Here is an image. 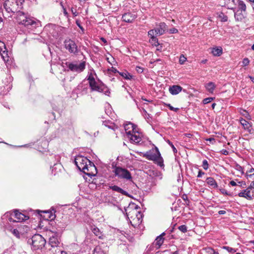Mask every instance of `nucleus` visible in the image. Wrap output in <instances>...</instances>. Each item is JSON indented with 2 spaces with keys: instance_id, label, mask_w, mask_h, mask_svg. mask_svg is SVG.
Returning a JSON list of instances; mask_svg holds the SVG:
<instances>
[{
  "instance_id": "a878e982",
  "label": "nucleus",
  "mask_w": 254,
  "mask_h": 254,
  "mask_svg": "<svg viewBox=\"0 0 254 254\" xmlns=\"http://www.w3.org/2000/svg\"><path fill=\"white\" fill-rule=\"evenodd\" d=\"M211 53L214 56H220L222 54V48L220 47L214 48Z\"/></svg>"
},
{
  "instance_id": "0e129e2a",
  "label": "nucleus",
  "mask_w": 254,
  "mask_h": 254,
  "mask_svg": "<svg viewBox=\"0 0 254 254\" xmlns=\"http://www.w3.org/2000/svg\"><path fill=\"white\" fill-rule=\"evenodd\" d=\"M100 39L105 45L107 44V41L104 38L101 37Z\"/></svg>"
},
{
  "instance_id": "3c124183",
  "label": "nucleus",
  "mask_w": 254,
  "mask_h": 254,
  "mask_svg": "<svg viewBox=\"0 0 254 254\" xmlns=\"http://www.w3.org/2000/svg\"><path fill=\"white\" fill-rule=\"evenodd\" d=\"M71 11L73 15V16L75 17L78 15V13L76 12V9H74L73 7L71 8Z\"/></svg>"
},
{
  "instance_id": "774afa93",
  "label": "nucleus",
  "mask_w": 254,
  "mask_h": 254,
  "mask_svg": "<svg viewBox=\"0 0 254 254\" xmlns=\"http://www.w3.org/2000/svg\"><path fill=\"white\" fill-rule=\"evenodd\" d=\"M59 254H67L66 253V252H65V251H64L62 250L61 248H60V253Z\"/></svg>"
},
{
  "instance_id": "c85d7f7f",
  "label": "nucleus",
  "mask_w": 254,
  "mask_h": 254,
  "mask_svg": "<svg viewBox=\"0 0 254 254\" xmlns=\"http://www.w3.org/2000/svg\"><path fill=\"white\" fill-rule=\"evenodd\" d=\"M149 43L152 46L155 47H157L159 45L158 39L156 37L150 38V39H149Z\"/></svg>"
},
{
  "instance_id": "ddd939ff",
  "label": "nucleus",
  "mask_w": 254,
  "mask_h": 254,
  "mask_svg": "<svg viewBox=\"0 0 254 254\" xmlns=\"http://www.w3.org/2000/svg\"><path fill=\"white\" fill-rule=\"evenodd\" d=\"M139 208V207L137 205L135 204L134 203L130 202V203H129V204H128V206L127 207H126L125 206L124 207V209H125V211L126 212V214L127 216L129 215V213L130 212V211L127 212V211L131 209H134L136 211L135 214H136V218L137 219L138 221H139L140 219H141L142 217V214L141 213V212L140 211H137V210Z\"/></svg>"
},
{
  "instance_id": "412c9836",
  "label": "nucleus",
  "mask_w": 254,
  "mask_h": 254,
  "mask_svg": "<svg viewBox=\"0 0 254 254\" xmlns=\"http://www.w3.org/2000/svg\"><path fill=\"white\" fill-rule=\"evenodd\" d=\"M88 89V85L87 83L82 82L80 83L77 87V90H78L82 94H86Z\"/></svg>"
},
{
  "instance_id": "f3484780",
  "label": "nucleus",
  "mask_w": 254,
  "mask_h": 254,
  "mask_svg": "<svg viewBox=\"0 0 254 254\" xmlns=\"http://www.w3.org/2000/svg\"><path fill=\"white\" fill-rule=\"evenodd\" d=\"M0 54L3 59V60L4 61V62L6 63V65H8L10 64V59L9 57L8 56V51L7 50V49H6V51H4V48L0 47Z\"/></svg>"
},
{
  "instance_id": "338daca9",
  "label": "nucleus",
  "mask_w": 254,
  "mask_h": 254,
  "mask_svg": "<svg viewBox=\"0 0 254 254\" xmlns=\"http://www.w3.org/2000/svg\"><path fill=\"white\" fill-rule=\"evenodd\" d=\"M226 213V211L225 210H220L218 211V214L220 215L225 214Z\"/></svg>"
},
{
  "instance_id": "6e6d98bb",
  "label": "nucleus",
  "mask_w": 254,
  "mask_h": 254,
  "mask_svg": "<svg viewBox=\"0 0 254 254\" xmlns=\"http://www.w3.org/2000/svg\"><path fill=\"white\" fill-rule=\"evenodd\" d=\"M237 170H238L240 172H241L242 174H244V172H243V168L242 166H241L240 165H238L237 166Z\"/></svg>"
},
{
  "instance_id": "5fc2aeb1",
  "label": "nucleus",
  "mask_w": 254,
  "mask_h": 254,
  "mask_svg": "<svg viewBox=\"0 0 254 254\" xmlns=\"http://www.w3.org/2000/svg\"><path fill=\"white\" fill-rule=\"evenodd\" d=\"M76 24L78 26V27L81 29L82 31H83L84 29L83 27L80 25V21L78 20H76Z\"/></svg>"
},
{
  "instance_id": "5701e85b",
  "label": "nucleus",
  "mask_w": 254,
  "mask_h": 254,
  "mask_svg": "<svg viewBox=\"0 0 254 254\" xmlns=\"http://www.w3.org/2000/svg\"><path fill=\"white\" fill-rule=\"evenodd\" d=\"M109 189L114 191H117L118 192H120L123 195H125L126 196H129V194L128 193V192L127 191L123 190L122 188L118 187V186L114 185V186H109Z\"/></svg>"
},
{
  "instance_id": "6e6552de",
  "label": "nucleus",
  "mask_w": 254,
  "mask_h": 254,
  "mask_svg": "<svg viewBox=\"0 0 254 254\" xmlns=\"http://www.w3.org/2000/svg\"><path fill=\"white\" fill-rule=\"evenodd\" d=\"M90 87L92 91H97L100 93H103L105 95L109 96L110 91L109 89L103 82L100 81L93 82L91 83Z\"/></svg>"
},
{
  "instance_id": "603ef678",
  "label": "nucleus",
  "mask_w": 254,
  "mask_h": 254,
  "mask_svg": "<svg viewBox=\"0 0 254 254\" xmlns=\"http://www.w3.org/2000/svg\"><path fill=\"white\" fill-rule=\"evenodd\" d=\"M136 70L138 73H142L143 71V68L140 66H136Z\"/></svg>"
},
{
  "instance_id": "39448f33",
  "label": "nucleus",
  "mask_w": 254,
  "mask_h": 254,
  "mask_svg": "<svg viewBox=\"0 0 254 254\" xmlns=\"http://www.w3.org/2000/svg\"><path fill=\"white\" fill-rule=\"evenodd\" d=\"M144 156L148 160L157 162L158 165L160 166H162L163 165V159L161 157L160 153L158 148L156 146H155L154 149H152V150L146 152L144 154Z\"/></svg>"
},
{
  "instance_id": "6ab92c4d",
  "label": "nucleus",
  "mask_w": 254,
  "mask_h": 254,
  "mask_svg": "<svg viewBox=\"0 0 254 254\" xmlns=\"http://www.w3.org/2000/svg\"><path fill=\"white\" fill-rule=\"evenodd\" d=\"M183 88L178 85H174L169 88V92L173 95L178 94L182 90Z\"/></svg>"
},
{
  "instance_id": "a19ab883",
  "label": "nucleus",
  "mask_w": 254,
  "mask_h": 254,
  "mask_svg": "<svg viewBox=\"0 0 254 254\" xmlns=\"http://www.w3.org/2000/svg\"><path fill=\"white\" fill-rule=\"evenodd\" d=\"M88 80L89 81V86H91V83H93V82L97 81L95 80L94 77L93 76V75L91 74H90L89 75V76L88 77Z\"/></svg>"
},
{
  "instance_id": "f704fd0d",
  "label": "nucleus",
  "mask_w": 254,
  "mask_h": 254,
  "mask_svg": "<svg viewBox=\"0 0 254 254\" xmlns=\"http://www.w3.org/2000/svg\"><path fill=\"white\" fill-rule=\"evenodd\" d=\"M157 34V31L155 29H152L148 32V35L150 38L154 37L155 34Z\"/></svg>"
},
{
  "instance_id": "e2e57ef3",
  "label": "nucleus",
  "mask_w": 254,
  "mask_h": 254,
  "mask_svg": "<svg viewBox=\"0 0 254 254\" xmlns=\"http://www.w3.org/2000/svg\"><path fill=\"white\" fill-rule=\"evenodd\" d=\"M165 105L168 107L170 110L172 111V109H173V107L170 104H166Z\"/></svg>"
},
{
  "instance_id": "4c0bfd02",
  "label": "nucleus",
  "mask_w": 254,
  "mask_h": 254,
  "mask_svg": "<svg viewBox=\"0 0 254 254\" xmlns=\"http://www.w3.org/2000/svg\"><path fill=\"white\" fill-rule=\"evenodd\" d=\"M202 166L205 170H207L209 167L208 161L206 160H203Z\"/></svg>"
},
{
  "instance_id": "13d9d810",
  "label": "nucleus",
  "mask_w": 254,
  "mask_h": 254,
  "mask_svg": "<svg viewBox=\"0 0 254 254\" xmlns=\"http://www.w3.org/2000/svg\"><path fill=\"white\" fill-rule=\"evenodd\" d=\"M63 8V13L64 15V16L67 17L68 15V14L66 10V9L64 7V6L62 4Z\"/></svg>"
},
{
  "instance_id": "c03bdc74",
  "label": "nucleus",
  "mask_w": 254,
  "mask_h": 254,
  "mask_svg": "<svg viewBox=\"0 0 254 254\" xmlns=\"http://www.w3.org/2000/svg\"><path fill=\"white\" fill-rule=\"evenodd\" d=\"M250 63V61L248 58H245L243 59L242 61V64L243 66H247Z\"/></svg>"
},
{
  "instance_id": "79ce46f5",
  "label": "nucleus",
  "mask_w": 254,
  "mask_h": 254,
  "mask_svg": "<svg viewBox=\"0 0 254 254\" xmlns=\"http://www.w3.org/2000/svg\"><path fill=\"white\" fill-rule=\"evenodd\" d=\"M178 229L183 233H185L187 231V227L185 225L180 226Z\"/></svg>"
},
{
  "instance_id": "680f3d73",
  "label": "nucleus",
  "mask_w": 254,
  "mask_h": 254,
  "mask_svg": "<svg viewBox=\"0 0 254 254\" xmlns=\"http://www.w3.org/2000/svg\"><path fill=\"white\" fill-rule=\"evenodd\" d=\"M183 135H185V136H186L187 137H188V138H190L192 136V135L190 133H185Z\"/></svg>"
},
{
  "instance_id": "f257e3e1",
  "label": "nucleus",
  "mask_w": 254,
  "mask_h": 254,
  "mask_svg": "<svg viewBox=\"0 0 254 254\" xmlns=\"http://www.w3.org/2000/svg\"><path fill=\"white\" fill-rule=\"evenodd\" d=\"M24 2V0H6L3 3V6L8 13L17 12L16 21L21 25L22 32L27 33L30 32V30L38 27L40 22L35 18L20 11Z\"/></svg>"
},
{
  "instance_id": "4d7b16f0",
  "label": "nucleus",
  "mask_w": 254,
  "mask_h": 254,
  "mask_svg": "<svg viewBox=\"0 0 254 254\" xmlns=\"http://www.w3.org/2000/svg\"><path fill=\"white\" fill-rule=\"evenodd\" d=\"M204 172L201 171V170H199L198 171V173L197 177L198 178H201L203 175H204Z\"/></svg>"
},
{
  "instance_id": "c9c22d12",
  "label": "nucleus",
  "mask_w": 254,
  "mask_h": 254,
  "mask_svg": "<svg viewBox=\"0 0 254 254\" xmlns=\"http://www.w3.org/2000/svg\"><path fill=\"white\" fill-rule=\"evenodd\" d=\"M43 212L48 215V217L47 218H45V219L52 220L55 217L54 215L49 211H43Z\"/></svg>"
},
{
  "instance_id": "2f4dec72",
  "label": "nucleus",
  "mask_w": 254,
  "mask_h": 254,
  "mask_svg": "<svg viewBox=\"0 0 254 254\" xmlns=\"http://www.w3.org/2000/svg\"><path fill=\"white\" fill-rule=\"evenodd\" d=\"M219 17L221 18L222 22H226L228 20V17L223 12H221L219 15Z\"/></svg>"
},
{
  "instance_id": "7ed1b4c3",
  "label": "nucleus",
  "mask_w": 254,
  "mask_h": 254,
  "mask_svg": "<svg viewBox=\"0 0 254 254\" xmlns=\"http://www.w3.org/2000/svg\"><path fill=\"white\" fill-rule=\"evenodd\" d=\"M46 243L45 239L40 234H35L27 240V243L32 247L34 250L42 249Z\"/></svg>"
},
{
  "instance_id": "052dcab7",
  "label": "nucleus",
  "mask_w": 254,
  "mask_h": 254,
  "mask_svg": "<svg viewBox=\"0 0 254 254\" xmlns=\"http://www.w3.org/2000/svg\"><path fill=\"white\" fill-rule=\"evenodd\" d=\"M244 128L245 129V130L249 131L250 133H253V128L248 127V128Z\"/></svg>"
},
{
  "instance_id": "393cba45",
  "label": "nucleus",
  "mask_w": 254,
  "mask_h": 254,
  "mask_svg": "<svg viewBox=\"0 0 254 254\" xmlns=\"http://www.w3.org/2000/svg\"><path fill=\"white\" fill-rule=\"evenodd\" d=\"M205 87L209 93H213L216 88V85L213 82H209L205 84Z\"/></svg>"
},
{
  "instance_id": "f8f14e48",
  "label": "nucleus",
  "mask_w": 254,
  "mask_h": 254,
  "mask_svg": "<svg viewBox=\"0 0 254 254\" xmlns=\"http://www.w3.org/2000/svg\"><path fill=\"white\" fill-rule=\"evenodd\" d=\"M103 125L105 126V127H119V126H123V127H126L127 126H131L132 127H137L136 125L132 123L131 122L126 121H123L122 124L119 125L117 122L113 123L111 121H105L103 122Z\"/></svg>"
},
{
  "instance_id": "aec40b11",
  "label": "nucleus",
  "mask_w": 254,
  "mask_h": 254,
  "mask_svg": "<svg viewBox=\"0 0 254 254\" xmlns=\"http://www.w3.org/2000/svg\"><path fill=\"white\" fill-rule=\"evenodd\" d=\"M157 31V35H162L166 30V25L164 22L159 23L158 27L155 29Z\"/></svg>"
},
{
  "instance_id": "dca6fc26",
  "label": "nucleus",
  "mask_w": 254,
  "mask_h": 254,
  "mask_svg": "<svg viewBox=\"0 0 254 254\" xmlns=\"http://www.w3.org/2000/svg\"><path fill=\"white\" fill-rule=\"evenodd\" d=\"M165 234V233L163 232L160 235L158 236L152 244V246L155 248L156 249L160 248L164 242V238H163V236H164Z\"/></svg>"
},
{
  "instance_id": "7c9ffc66",
  "label": "nucleus",
  "mask_w": 254,
  "mask_h": 254,
  "mask_svg": "<svg viewBox=\"0 0 254 254\" xmlns=\"http://www.w3.org/2000/svg\"><path fill=\"white\" fill-rule=\"evenodd\" d=\"M235 18L237 21H242L244 18L242 13H235L234 15Z\"/></svg>"
},
{
  "instance_id": "f03ea898",
  "label": "nucleus",
  "mask_w": 254,
  "mask_h": 254,
  "mask_svg": "<svg viewBox=\"0 0 254 254\" xmlns=\"http://www.w3.org/2000/svg\"><path fill=\"white\" fill-rule=\"evenodd\" d=\"M2 219H8L11 222H22L28 219L29 217L15 210L13 212H6L1 217Z\"/></svg>"
},
{
  "instance_id": "69168bd1",
  "label": "nucleus",
  "mask_w": 254,
  "mask_h": 254,
  "mask_svg": "<svg viewBox=\"0 0 254 254\" xmlns=\"http://www.w3.org/2000/svg\"><path fill=\"white\" fill-rule=\"evenodd\" d=\"M230 185H231L232 186H237L236 183L234 181H231L230 182Z\"/></svg>"
},
{
  "instance_id": "09e8293b",
  "label": "nucleus",
  "mask_w": 254,
  "mask_h": 254,
  "mask_svg": "<svg viewBox=\"0 0 254 254\" xmlns=\"http://www.w3.org/2000/svg\"><path fill=\"white\" fill-rule=\"evenodd\" d=\"M178 32V29L175 28H173L170 29L169 30V33H171V34L177 33Z\"/></svg>"
},
{
  "instance_id": "1a4fd4ad",
  "label": "nucleus",
  "mask_w": 254,
  "mask_h": 254,
  "mask_svg": "<svg viewBox=\"0 0 254 254\" xmlns=\"http://www.w3.org/2000/svg\"><path fill=\"white\" fill-rule=\"evenodd\" d=\"M68 70L73 72L80 73L85 68V62L83 61L80 63L77 62L68 63L66 64Z\"/></svg>"
},
{
  "instance_id": "58836bf2",
  "label": "nucleus",
  "mask_w": 254,
  "mask_h": 254,
  "mask_svg": "<svg viewBox=\"0 0 254 254\" xmlns=\"http://www.w3.org/2000/svg\"><path fill=\"white\" fill-rule=\"evenodd\" d=\"M223 249L227 250L229 253H235L236 252V250L235 249L228 246H223Z\"/></svg>"
},
{
  "instance_id": "9b49d317",
  "label": "nucleus",
  "mask_w": 254,
  "mask_h": 254,
  "mask_svg": "<svg viewBox=\"0 0 254 254\" xmlns=\"http://www.w3.org/2000/svg\"><path fill=\"white\" fill-rule=\"evenodd\" d=\"M74 163L78 169L83 172V171H85V168L87 166L88 163H90V160L86 157L78 155L75 157Z\"/></svg>"
},
{
  "instance_id": "72a5a7b5",
  "label": "nucleus",
  "mask_w": 254,
  "mask_h": 254,
  "mask_svg": "<svg viewBox=\"0 0 254 254\" xmlns=\"http://www.w3.org/2000/svg\"><path fill=\"white\" fill-rule=\"evenodd\" d=\"M93 254H104V253L99 247H96L94 250Z\"/></svg>"
},
{
  "instance_id": "bf43d9fd",
  "label": "nucleus",
  "mask_w": 254,
  "mask_h": 254,
  "mask_svg": "<svg viewBox=\"0 0 254 254\" xmlns=\"http://www.w3.org/2000/svg\"><path fill=\"white\" fill-rule=\"evenodd\" d=\"M249 189L251 190L252 189H254V181H253L250 185L248 187Z\"/></svg>"
},
{
  "instance_id": "473e14b6",
  "label": "nucleus",
  "mask_w": 254,
  "mask_h": 254,
  "mask_svg": "<svg viewBox=\"0 0 254 254\" xmlns=\"http://www.w3.org/2000/svg\"><path fill=\"white\" fill-rule=\"evenodd\" d=\"M166 142L168 143V144L171 146V147L173 149V152L174 153V154H176L177 153V149L176 148V147L174 146V145H173V144L172 143V142L171 141H170L169 139H167V140H166Z\"/></svg>"
},
{
  "instance_id": "c756f323",
  "label": "nucleus",
  "mask_w": 254,
  "mask_h": 254,
  "mask_svg": "<svg viewBox=\"0 0 254 254\" xmlns=\"http://www.w3.org/2000/svg\"><path fill=\"white\" fill-rule=\"evenodd\" d=\"M240 9L242 11H245L246 10V5L243 0H240L237 4Z\"/></svg>"
},
{
  "instance_id": "bb28decb",
  "label": "nucleus",
  "mask_w": 254,
  "mask_h": 254,
  "mask_svg": "<svg viewBox=\"0 0 254 254\" xmlns=\"http://www.w3.org/2000/svg\"><path fill=\"white\" fill-rule=\"evenodd\" d=\"M118 73L122 76L123 78L127 80H130L132 78V75H131L127 71H124L123 72H118Z\"/></svg>"
},
{
  "instance_id": "a18cd8bd",
  "label": "nucleus",
  "mask_w": 254,
  "mask_h": 254,
  "mask_svg": "<svg viewBox=\"0 0 254 254\" xmlns=\"http://www.w3.org/2000/svg\"><path fill=\"white\" fill-rule=\"evenodd\" d=\"M248 172H249V173H253V174H251V175H248V174H247V175H246V177H247V178H251V177H252V176L253 175H254V168H251V169L248 171Z\"/></svg>"
},
{
  "instance_id": "4468645a",
  "label": "nucleus",
  "mask_w": 254,
  "mask_h": 254,
  "mask_svg": "<svg viewBox=\"0 0 254 254\" xmlns=\"http://www.w3.org/2000/svg\"><path fill=\"white\" fill-rule=\"evenodd\" d=\"M83 173L88 176H94L97 173L96 167L93 163L90 161V163H88L87 166L85 167V171Z\"/></svg>"
},
{
  "instance_id": "2eb2a0df",
  "label": "nucleus",
  "mask_w": 254,
  "mask_h": 254,
  "mask_svg": "<svg viewBox=\"0 0 254 254\" xmlns=\"http://www.w3.org/2000/svg\"><path fill=\"white\" fill-rule=\"evenodd\" d=\"M137 17L136 15L130 12L125 13L122 16L123 21L127 23H132Z\"/></svg>"
},
{
  "instance_id": "de8ad7c7",
  "label": "nucleus",
  "mask_w": 254,
  "mask_h": 254,
  "mask_svg": "<svg viewBox=\"0 0 254 254\" xmlns=\"http://www.w3.org/2000/svg\"><path fill=\"white\" fill-rule=\"evenodd\" d=\"M220 191L222 194H225L226 195H230V194L229 192H228L226 190L224 189H220Z\"/></svg>"
},
{
  "instance_id": "37998d69",
  "label": "nucleus",
  "mask_w": 254,
  "mask_h": 254,
  "mask_svg": "<svg viewBox=\"0 0 254 254\" xmlns=\"http://www.w3.org/2000/svg\"><path fill=\"white\" fill-rule=\"evenodd\" d=\"M187 59L186 58L183 56L181 55L180 56V59H179V63L180 64H183L186 61Z\"/></svg>"
},
{
  "instance_id": "ea45409f",
  "label": "nucleus",
  "mask_w": 254,
  "mask_h": 254,
  "mask_svg": "<svg viewBox=\"0 0 254 254\" xmlns=\"http://www.w3.org/2000/svg\"><path fill=\"white\" fill-rule=\"evenodd\" d=\"M214 98L208 97L203 100L202 102L204 104H207L214 100Z\"/></svg>"
},
{
  "instance_id": "a211bd4d",
  "label": "nucleus",
  "mask_w": 254,
  "mask_h": 254,
  "mask_svg": "<svg viewBox=\"0 0 254 254\" xmlns=\"http://www.w3.org/2000/svg\"><path fill=\"white\" fill-rule=\"evenodd\" d=\"M238 196L241 197H244L248 200H251L253 199V197L251 195V190L247 189L243 190L238 193Z\"/></svg>"
},
{
  "instance_id": "423d86ee",
  "label": "nucleus",
  "mask_w": 254,
  "mask_h": 254,
  "mask_svg": "<svg viewBox=\"0 0 254 254\" xmlns=\"http://www.w3.org/2000/svg\"><path fill=\"white\" fill-rule=\"evenodd\" d=\"M127 136L132 142L139 143L142 141V133L139 130V128H132L131 130L127 131L125 128Z\"/></svg>"
},
{
  "instance_id": "b1692460",
  "label": "nucleus",
  "mask_w": 254,
  "mask_h": 254,
  "mask_svg": "<svg viewBox=\"0 0 254 254\" xmlns=\"http://www.w3.org/2000/svg\"><path fill=\"white\" fill-rule=\"evenodd\" d=\"M207 184L212 189H216L218 185L216 181L212 177H208L206 179Z\"/></svg>"
},
{
  "instance_id": "9d476101",
  "label": "nucleus",
  "mask_w": 254,
  "mask_h": 254,
  "mask_svg": "<svg viewBox=\"0 0 254 254\" xmlns=\"http://www.w3.org/2000/svg\"><path fill=\"white\" fill-rule=\"evenodd\" d=\"M64 47L68 52L72 54L77 55L78 53L79 49L75 41L69 38L65 39Z\"/></svg>"
},
{
  "instance_id": "4be33fe9",
  "label": "nucleus",
  "mask_w": 254,
  "mask_h": 254,
  "mask_svg": "<svg viewBox=\"0 0 254 254\" xmlns=\"http://www.w3.org/2000/svg\"><path fill=\"white\" fill-rule=\"evenodd\" d=\"M91 231L96 236L98 237L99 239H103L105 238L104 235L101 231V230L97 227L95 226L92 227L91 228Z\"/></svg>"
},
{
  "instance_id": "0eeeda50",
  "label": "nucleus",
  "mask_w": 254,
  "mask_h": 254,
  "mask_svg": "<svg viewBox=\"0 0 254 254\" xmlns=\"http://www.w3.org/2000/svg\"><path fill=\"white\" fill-rule=\"evenodd\" d=\"M115 176L119 178L127 181H132V178L129 171L125 168L119 166H115L113 171Z\"/></svg>"
},
{
  "instance_id": "864d4df0",
  "label": "nucleus",
  "mask_w": 254,
  "mask_h": 254,
  "mask_svg": "<svg viewBox=\"0 0 254 254\" xmlns=\"http://www.w3.org/2000/svg\"><path fill=\"white\" fill-rule=\"evenodd\" d=\"M220 152L221 154L225 155H227L229 154V151L226 149H222V150H221Z\"/></svg>"
},
{
  "instance_id": "20e7f679",
  "label": "nucleus",
  "mask_w": 254,
  "mask_h": 254,
  "mask_svg": "<svg viewBox=\"0 0 254 254\" xmlns=\"http://www.w3.org/2000/svg\"><path fill=\"white\" fill-rule=\"evenodd\" d=\"M60 244V240L58 235L56 234H53L50 237L49 240V246L51 247L49 249V254H59L61 248Z\"/></svg>"
},
{
  "instance_id": "cd10ccee",
  "label": "nucleus",
  "mask_w": 254,
  "mask_h": 254,
  "mask_svg": "<svg viewBox=\"0 0 254 254\" xmlns=\"http://www.w3.org/2000/svg\"><path fill=\"white\" fill-rule=\"evenodd\" d=\"M6 229L7 230L11 232L12 233V234L13 235H14L16 237H17V238L20 237V234L19 233V231L17 229H13L12 228H11L10 227H7Z\"/></svg>"
},
{
  "instance_id": "49530a36",
  "label": "nucleus",
  "mask_w": 254,
  "mask_h": 254,
  "mask_svg": "<svg viewBox=\"0 0 254 254\" xmlns=\"http://www.w3.org/2000/svg\"><path fill=\"white\" fill-rule=\"evenodd\" d=\"M108 72L110 73L111 72H113V73H118V72H119V71H118L117 69H116L115 68L112 67L111 68L108 69Z\"/></svg>"
},
{
  "instance_id": "8fccbe9b",
  "label": "nucleus",
  "mask_w": 254,
  "mask_h": 254,
  "mask_svg": "<svg viewBox=\"0 0 254 254\" xmlns=\"http://www.w3.org/2000/svg\"><path fill=\"white\" fill-rule=\"evenodd\" d=\"M205 140L209 141L212 144L215 142V139L213 137L206 138Z\"/></svg>"
},
{
  "instance_id": "e433bc0d",
  "label": "nucleus",
  "mask_w": 254,
  "mask_h": 254,
  "mask_svg": "<svg viewBox=\"0 0 254 254\" xmlns=\"http://www.w3.org/2000/svg\"><path fill=\"white\" fill-rule=\"evenodd\" d=\"M239 122L241 123V125L243 127L247 126L248 125H250L249 123L245 119H242L239 121ZM249 126L251 127L252 125H249Z\"/></svg>"
}]
</instances>
